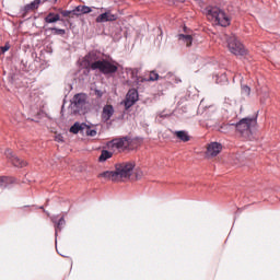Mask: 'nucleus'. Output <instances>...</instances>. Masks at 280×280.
Segmentation results:
<instances>
[{
    "label": "nucleus",
    "instance_id": "nucleus-21",
    "mask_svg": "<svg viewBox=\"0 0 280 280\" xmlns=\"http://www.w3.org/2000/svg\"><path fill=\"white\" fill-rule=\"evenodd\" d=\"M177 37H178V40H180L182 43H185L186 47H191L194 43V37H191V35L179 34L177 35Z\"/></svg>",
    "mask_w": 280,
    "mask_h": 280
},
{
    "label": "nucleus",
    "instance_id": "nucleus-10",
    "mask_svg": "<svg viewBox=\"0 0 280 280\" xmlns=\"http://www.w3.org/2000/svg\"><path fill=\"white\" fill-rule=\"evenodd\" d=\"M84 61L88 63V67L93 70V65H95V62H102V52L97 50H91L84 57Z\"/></svg>",
    "mask_w": 280,
    "mask_h": 280
},
{
    "label": "nucleus",
    "instance_id": "nucleus-11",
    "mask_svg": "<svg viewBox=\"0 0 280 280\" xmlns=\"http://www.w3.org/2000/svg\"><path fill=\"white\" fill-rule=\"evenodd\" d=\"M130 141L128 136L122 138H116L108 142L109 148H116V150H121V148H126V143Z\"/></svg>",
    "mask_w": 280,
    "mask_h": 280
},
{
    "label": "nucleus",
    "instance_id": "nucleus-2",
    "mask_svg": "<svg viewBox=\"0 0 280 280\" xmlns=\"http://www.w3.org/2000/svg\"><path fill=\"white\" fill-rule=\"evenodd\" d=\"M119 67L117 62L110 61L108 59H102V61H96L92 66V71H100L103 75H113V73H117Z\"/></svg>",
    "mask_w": 280,
    "mask_h": 280
},
{
    "label": "nucleus",
    "instance_id": "nucleus-26",
    "mask_svg": "<svg viewBox=\"0 0 280 280\" xmlns=\"http://www.w3.org/2000/svg\"><path fill=\"white\" fill-rule=\"evenodd\" d=\"M49 30L50 32H52L54 36H65V34H67V31L65 28L51 27Z\"/></svg>",
    "mask_w": 280,
    "mask_h": 280
},
{
    "label": "nucleus",
    "instance_id": "nucleus-3",
    "mask_svg": "<svg viewBox=\"0 0 280 280\" xmlns=\"http://www.w3.org/2000/svg\"><path fill=\"white\" fill-rule=\"evenodd\" d=\"M86 100L89 96L85 93H78L71 100V108L73 115H86Z\"/></svg>",
    "mask_w": 280,
    "mask_h": 280
},
{
    "label": "nucleus",
    "instance_id": "nucleus-18",
    "mask_svg": "<svg viewBox=\"0 0 280 280\" xmlns=\"http://www.w3.org/2000/svg\"><path fill=\"white\" fill-rule=\"evenodd\" d=\"M73 12L74 16H82V14H91L93 10L91 9V7L88 5H78Z\"/></svg>",
    "mask_w": 280,
    "mask_h": 280
},
{
    "label": "nucleus",
    "instance_id": "nucleus-30",
    "mask_svg": "<svg viewBox=\"0 0 280 280\" xmlns=\"http://www.w3.org/2000/svg\"><path fill=\"white\" fill-rule=\"evenodd\" d=\"M241 90H242V93L243 95H250V86L248 85H241Z\"/></svg>",
    "mask_w": 280,
    "mask_h": 280
},
{
    "label": "nucleus",
    "instance_id": "nucleus-24",
    "mask_svg": "<svg viewBox=\"0 0 280 280\" xmlns=\"http://www.w3.org/2000/svg\"><path fill=\"white\" fill-rule=\"evenodd\" d=\"M215 82L217 84H225V82H229L226 72H221L220 74H215Z\"/></svg>",
    "mask_w": 280,
    "mask_h": 280
},
{
    "label": "nucleus",
    "instance_id": "nucleus-9",
    "mask_svg": "<svg viewBox=\"0 0 280 280\" xmlns=\"http://www.w3.org/2000/svg\"><path fill=\"white\" fill-rule=\"evenodd\" d=\"M4 155L7 156L8 161L14 165V167H25V165H27V162L16 156L11 149H7Z\"/></svg>",
    "mask_w": 280,
    "mask_h": 280
},
{
    "label": "nucleus",
    "instance_id": "nucleus-12",
    "mask_svg": "<svg viewBox=\"0 0 280 280\" xmlns=\"http://www.w3.org/2000/svg\"><path fill=\"white\" fill-rule=\"evenodd\" d=\"M58 21H61V23H65V19L60 18V13L49 12L44 18V23H47L48 25H51L54 23H58Z\"/></svg>",
    "mask_w": 280,
    "mask_h": 280
},
{
    "label": "nucleus",
    "instance_id": "nucleus-32",
    "mask_svg": "<svg viewBox=\"0 0 280 280\" xmlns=\"http://www.w3.org/2000/svg\"><path fill=\"white\" fill-rule=\"evenodd\" d=\"M7 187H8V185H13L14 183H16V178H14V177H9V176H7Z\"/></svg>",
    "mask_w": 280,
    "mask_h": 280
},
{
    "label": "nucleus",
    "instance_id": "nucleus-29",
    "mask_svg": "<svg viewBox=\"0 0 280 280\" xmlns=\"http://www.w3.org/2000/svg\"><path fill=\"white\" fill-rule=\"evenodd\" d=\"M28 10H38L39 5H40V0H34L31 3L26 4Z\"/></svg>",
    "mask_w": 280,
    "mask_h": 280
},
{
    "label": "nucleus",
    "instance_id": "nucleus-6",
    "mask_svg": "<svg viewBox=\"0 0 280 280\" xmlns=\"http://www.w3.org/2000/svg\"><path fill=\"white\" fill-rule=\"evenodd\" d=\"M228 47L234 56H246V48L235 36L228 38Z\"/></svg>",
    "mask_w": 280,
    "mask_h": 280
},
{
    "label": "nucleus",
    "instance_id": "nucleus-25",
    "mask_svg": "<svg viewBox=\"0 0 280 280\" xmlns=\"http://www.w3.org/2000/svg\"><path fill=\"white\" fill-rule=\"evenodd\" d=\"M59 14H61V16L67 18L70 16L71 19H73V16H75V12L74 9L73 10H62V9H58Z\"/></svg>",
    "mask_w": 280,
    "mask_h": 280
},
{
    "label": "nucleus",
    "instance_id": "nucleus-15",
    "mask_svg": "<svg viewBox=\"0 0 280 280\" xmlns=\"http://www.w3.org/2000/svg\"><path fill=\"white\" fill-rule=\"evenodd\" d=\"M51 222L55 224V235L58 237V231H62V228L65 224H67V221L65 220V217H61L58 220V217H51Z\"/></svg>",
    "mask_w": 280,
    "mask_h": 280
},
{
    "label": "nucleus",
    "instance_id": "nucleus-28",
    "mask_svg": "<svg viewBox=\"0 0 280 280\" xmlns=\"http://www.w3.org/2000/svg\"><path fill=\"white\" fill-rule=\"evenodd\" d=\"M30 11H31V9L27 8V4H25L24 7H22V8L20 9V16H21V19H27V14H28Z\"/></svg>",
    "mask_w": 280,
    "mask_h": 280
},
{
    "label": "nucleus",
    "instance_id": "nucleus-1",
    "mask_svg": "<svg viewBox=\"0 0 280 280\" xmlns=\"http://www.w3.org/2000/svg\"><path fill=\"white\" fill-rule=\"evenodd\" d=\"M195 1L200 7L202 14H205L209 21H212L214 25H220L221 27H229V25H231V18H229L226 12L222 11V9L213 5L205 7V0Z\"/></svg>",
    "mask_w": 280,
    "mask_h": 280
},
{
    "label": "nucleus",
    "instance_id": "nucleus-20",
    "mask_svg": "<svg viewBox=\"0 0 280 280\" xmlns=\"http://www.w3.org/2000/svg\"><path fill=\"white\" fill-rule=\"evenodd\" d=\"M130 75H131V80L135 81L137 84H139L140 82H143L144 78L139 77V68H130Z\"/></svg>",
    "mask_w": 280,
    "mask_h": 280
},
{
    "label": "nucleus",
    "instance_id": "nucleus-19",
    "mask_svg": "<svg viewBox=\"0 0 280 280\" xmlns=\"http://www.w3.org/2000/svg\"><path fill=\"white\" fill-rule=\"evenodd\" d=\"M174 135L179 139V141H183V143H187V141H191V136H189V132L186 130L175 131Z\"/></svg>",
    "mask_w": 280,
    "mask_h": 280
},
{
    "label": "nucleus",
    "instance_id": "nucleus-31",
    "mask_svg": "<svg viewBox=\"0 0 280 280\" xmlns=\"http://www.w3.org/2000/svg\"><path fill=\"white\" fill-rule=\"evenodd\" d=\"M8 176H0V187H8Z\"/></svg>",
    "mask_w": 280,
    "mask_h": 280
},
{
    "label": "nucleus",
    "instance_id": "nucleus-7",
    "mask_svg": "<svg viewBox=\"0 0 280 280\" xmlns=\"http://www.w3.org/2000/svg\"><path fill=\"white\" fill-rule=\"evenodd\" d=\"M137 102H139V91H137V89H130L126 95V100H125V108L126 110L132 108V106H135V104H137Z\"/></svg>",
    "mask_w": 280,
    "mask_h": 280
},
{
    "label": "nucleus",
    "instance_id": "nucleus-17",
    "mask_svg": "<svg viewBox=\"0 0 280 280\" xmlns=\"http://www.w3.org/2000/svg\"><path fill=\"white\" fill-rule=\"evenodd\" d=\"M84 130H86V122L77 121L70 127V132H72V135H78V132L84 133Z\"/></svg>",
    "mask_w": 280,
    "mask_h": 280
},
{
    "label": "nucleus",
    "instance_id": "nucleus-14",
    "mask_svg": "<svg viewBox=\"0 0 280 280\" xmlns=\"http://www.w3.org/2000/svg\"><path fill=\"white\" fill-rule=\"evenodd\" d=\"M115 115V107L113 105H105L102 112L103 121H110V117Z\"/></svg>",
    "mask_w": 280,
    "mask_h": 280
},
{
    "label": "nucleus",
    "instance_id": "nucleus-16",
    "mask_svg": "<svg viewBox=\"0 0 280 280\" xmlns=\"http://www.w3.org/2000/svg\"><path fill=\"white\" fill-rule=\"evenodd\" d=\"M97 178H104V180H112V183H117V173L115 171H105L97 175Z\"/></svg>",
    "mask_w": 280,
    "mask_h": 280
},
{
    "label": "nucleus",
    "instance_id": "nucleus-37",
    "mask_svg": "<svg viewBox=\"0 0 280 280\" xmlns=\"http://www.w3.org/2000/svg\"><path fill=\"white\" fill-rule=\"evenodd\" d=\"M3 54H4V52H3V51H1V47H0V56H3Z\"/></svg>",
    "mask_w": 280,
    "mask_h": 280
},
{
    "label": "nucleus",
    "instance_id": "nucleus-5",
    "mask_svg": "<svg viewBox=\"0 0 280 280\" xmlns=\"http://www.w3.org/2000/svg\"><path fill=\"white\" fill-rule=\"evenodd\" d=\"M135 171L133 162H122L115 164L116 178H130L132 172Z\"/></svg>",
    "mask_w": 280,
    "mask_h": 280
},
{
    "label": "nucleus",
    "instance_id": "nucleus-13",
    "mask_svg": "<svg viewBox=\"0 0 280 280\" xmlns=\"http://www.w3.org/2000/svg\"><path fill=\"white\" fill-rule=\"evenodd\" d=\"M207 152L210 156H218L220 152H222V144L219 142H211L208 148Z\"/></svg>",
    "mask_w": 280,
    "mask_h": 280
},
{
    "label": "nucleus",
    "instance_id": "nucleus-33",
    "mask_svg": "<svg viewBox=\"0 0 280 280\" xmlns=\"http://www.w3.org/2000/svg\"><path fill=\"white\" fill-rule=\"evenodd\" d=\"M1 51H3L5 54V51H10V43H5L4 46H1Z\"/></svg>",
    "mask_w": 280,
    "mask_h": 280
},
{
    "label": "nucleus",
    "instance_id": "nucleus-4",
    "mask_svg": "<svg viewBox=\"0 0 280 280\" xmlns=\"http://www.w3.org/2000/svg\"><path fill=\"white\" fill-rule=\"evenodd\" d=\"M255 124H257V117H246L236 122L235 128L242 135V137H250L253 135L250 129L253 126H255Z\"/></svg>",
    "mask_w": 280,
    "mask_h": 280
},
{
    "label": "nucleus",
    "instance_id": "nucleus-36",
    "mask_svg": "<svg viewBox=\"0 0 280 280\" xmlns=\"http://www.w3.org/2000/svg\"><path fill=\"white\" fill-rule=\"evenodd\" d=\"M163 36V31H160V35H158V38H162Z\"/></svg>",
    "mask_w": 280,
    "mask_h": 280
},
{
    "label": "nucleus",
    "instance_id": "nucleus-34",
    "mask_svg": "<svg viewBox=\"0 0 280 280\" xmlns=\"http://www.w3.org/2000/svg\"><path fill=\"white\" fill-rule=\"evenodd\" d=\"M95 93L98 95V97H102L103 93L100 90H96Z\"/></svg>",
    "mask_w": 280,
    "mask_h": 280
},
{
    "label": "nucleus",
    "instance_id": "nucleus-8",
    "mask_svg": "<svg viewBox=\"0 0 280 280\" xmlns=\"http://www.w3.org/2000/svg\"><path fill=\"white\" fill-rule=\"evenodd\" d=\"M119 19V14L113 13L110 9H106V11L96 16V23H113Z\"/></svg>",
    "mask_w": 280,
    "mask_h": 280
},
{
    "label": "nucleus",
    "instance_id": "nucleus-22",
    "mask_svg": "<svg viewBox=\"0 0 280 280\" xmlns=\"http://www.w3.org/2000/svg\"><path fill=\"white\" fill-rule=\"evenodd\" d=\"M108 159H113V152L108 150H102L101 155L98 156V163H106Z\"/></svg>",
    "mask_w": 280,
    "mask_h": 280
},
{
    "label": "nucleus",
    "instance_id": "nucleus-23",
    "mask_svg": "<svg viewBox=\"0 0 280 280\" xmlns=\"http://www.w3.org/2000/svg\"><path fill=\"white\" fill-rule=\"evenodd\" d=\"M163 77L159 75V72L151 71L149 74V78H144L143 82H156V80L161 79Z\"/></svg>",
    "mask_w": 280,
    "mask_h": 280
},
{
    "label": "nucleus",
    "instance_id": "nucleus-27",
    "mask_svg": "<svg viewBox=\"0 0 280 280\" xmlns=\"http://www.w3.org/2000/svg\"><path fill=\"white\" fill-rule=\"evenodd\" d=\"M84 132L88 137H96L97 136V129H91V126L86 125Z\"/></svg>",
    "mask_w": 280,
    "mask_h": 280
},
{
    "label": "nucleus",
    "instance_id": "nucleus-35",
    "mask_svg": "<svg viewBox=\"0 0 280 280\" xmlns=\"http://www.w3.org/2000/svg\"><path fill=\"white\" fill-rule=\"evenodd\" d=\"M56 141H63V140H62V136L56 137Z\"/></svg>",
    "mask_w": 280,
    "mask_h": 280
}]
</instances>
